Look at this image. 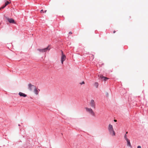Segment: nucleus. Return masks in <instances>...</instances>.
<instances>
[{
	"label": "nucleus",
	"instance_id": "nucleus-1",
	"mask_svg": "<svg viewBox=\"0 0 148 148\" xmlns=\"http://www.w3.org/2000/svg\"><path fill=\"white\" fill-rule=\"evenodd\" d=\"M27 89L30 91L34 92H38L40 91V90L38 88L31 83L28 84Z\"/></svg>",
	"mask_w": 148,
	"mask_h": 148
},
{
	"label": "nucleus",
	"instance_id": "nucleus-2",
	"mask_svg": "<svg viewBox=\"0 0 148 148\" xmlns=\"http://www.w3.org/2000/svg\"><path fill=\"white\" fill-rule=\"evenodd\" d=\"M108 131L110 135L112 136H115V133L112 125L110 124L108 128Z\"/></svg>",
	"mask_w": 148,
	"mask_h": 148
},
{
	"label": "nucleus",
	"instance_id": "nucleus-3",
	"mask_svg": "<svg viewBox=\"0 0 148 148\" xmlns=\"http://www.w3.org/2000/svg\"><path fill=\"white\" fill-rule=\"evenodd\" d=\"M85 109L86 112L89 113L90 114L93 116H95V113L91 108H85Z\"/></svg>",
	"mask_w": 148,
	"mask_h": 148
},
{
	"label": "nucleus",
	"instance_id": "nucleus-4",
	"mask_svg": "<svg viewBox=\"0 0 148 148\" xmlns=\"http://www.w3.org/2000/svg\"><path fill=\"white\" fill-rule=\"evenodd\" d=\"M50 49V48L49 46H48L47 48L44 49H37V50L39 51V52L41 53H43L44 52H46L47 51H49Z\"/></svg>",
	"mask_w": 148,
	"mask_h": 148
},
{
	"label": "nucleus",
	"instance_id": "nucleus-5",
	"mask_svg": "<svg viewBox=\"0 0 148 148\" xmlns=\"http://www.w3.org/2000/svg\"><path fill=\"white\" fill-rule=\"evenodd\" d=\"M66 58V56L64 54L63 52L62 51V56L61 58V61L62 64L63 63V62L65 60Z\"/></svg>",
	"mask_w": 148,
	"mask_h": 148
},
{
	"label": "nucleus",
	"instance_id": "nucleus-6",
	"mask_svg": "<svg viewBox=\"0 0 148 148\" xmlns=\"http://www.w3.org/2000/svg\"><path fill=\"white\" fill-rule=\"evenodd\" d=\"M90 106L92 108H95V103L93 100H91L90 103Z\"/></svg>",
	"mask_w": 148,
	"mask_h": 148
},
{
	"label": "nucleus",
	"instance_id": "nucleus-7",
	"mask_svg": "<svg viewBox=\"0 0 148 148\" xmlns=\"http://www.w3.org/2000/svg\"><path fill=\"white\" fill-rule=\"evenodd\" d=\"M6 19L9 21L10 23H15L14 20L12 18H10L8 17L6 18Z\"/></svg>",
	"mask_w": 148,
	"mask_h": 148
},
{
	"label": "nucleus",
	"instance_id": "nucleus-8",
	"mask_svg": "<svg viewBox=\"0 0 148 148\" xmlns=\"http://www.w3.org/2000/svg\"><path fill=\"white\" fill-rule=\"evenodd\" d=\"M127 143V146H129L130 147H132V146L131 144V143L130 142V140L128 139H125Z\"/></svg>",
	"mask_w": 148,
	"mask_h": 148
},
{
	"label": "nucleus",
	"instance_id": "nucleus-9",
	"mask_svg": "<svg viewBox=\"0 0 148 148\" xmlns=\"http://www.w3.org/2000/svg\"><path fill=\"white\" fill-rule=\"evenodd\" d=\"M18 94L20 96L25 97L27 96V95L24 93H18Z\"/></svg>",
	"mask_w": 148,
	"mask_h": 148
},
{
	"label": "nucleus",
	"instance_id": "nucleus-10",
	"mask_svg": "<svg viewBox=\"0 0 148 148\" xmlns=\"http://www.w3.org/2000/svg\"><path fill=\"white\" fill-rule=\"evenodd\" d=\"M98 77L101 79H102L103 78H104V76L102 75H98Z\"/></svg>",
	"mask_w": 148,
	"mask_h": 148
},
{
	"label": "nucleus",
	"instance_id": "nucleus-11",
	"mask_svg": "<svg viewBox=\"0 0 148 148\" xmlns=\"http://www.w3.org/2000/svg\"><path fill=\"white\" fill-rule=\"evenodd\" d=\"M128 132H127L126 133V134H125L124 136V138L125 139H128L127 138V134Z\"/></svg>",
	"mask_w": 148,
	"mask_h": 148
},
{
	"label": "nucleus",
	"instance_id": "nucleus-12",
	"mask_svg": "<svg viewBox=\"0 0 148 148\" xmlns=\"http://www.w3.org/2000/svg\"><path fill=\"white\" fill-rule=\"evenodd\" d=\"M98 85H99L98 83H97V82H95L94 84V86L97 88L98 87Z\"/></svg>",
	"mask_w": 148,
	"mask_h": 148
},
{
	"label": "nucleus",
	"instance_id": "nucleus-13",
	"mask_svg": "<svg viewBox=\"0 0 148 148\" xmlns=\"http://www.w3.org/2000/svg\"><path fill=\"white\" fill-rule=\"evenodd\" d=\"M108 79V78L104 77V78H103V79L105 81H106Z\"/></svg>",
	"mask_w": 148,
	"mask_h": 148
},
{
	"label": "nucleus",
	"instance_id": "nucleus-14",
	"mask_svg": "<svg viewBox=\"0 0 148 148\" xmlns=\"http://www.w3.org/2000/svg\"><path fill=\"white\" fill-rule=\"evenodd\" d=\"M9 3H10V2L8 1H6V2H5V5L6 6Z\"/></svg>",
	"mask_w": 148,
	"mask_h": 148
},
{
	"label": "nucleus",
	"instance_id": "nucleus-15",
	"mask_svg": "<svg viewBox=\"0 0 148 148\" xmlns=\"http://www.w3.org/2000/svg\"><path fill=\"white\" fill-rule=\"evenodd\" d=\"M6 6V5H4L3 6L1 7V9H3V8H4Z\"/></svg>",
	"mask_w": 148,
	"mask_h": 148
},
{
	"label": "nucleus",
	"instance_id": "nucleus-16",
	"mask_svg": "<svg viewBox=\"0 0 148 148\" xmlns=\"http://www.w3.org/2000/svg\"><path fill=\"white\" fill-rule=\"evenodd\" d=\"M40 12L41 13H43L44 12H43V11L42 10L41 11H40Z\"/></svg>",
	"mask_w": 148,
	"mask_h": 148
},
{
	"label": "nucleus",
	"instance_id": "nucleus-17",
	"mask_svg": "<svg viewBox=\"0 0 148 148\" xmlns=\"http://www.w3.org/2000/svg\"><path fill=\"white\" fill-rule=\"evenodd\" d=\"M137 148H141V147L140 146H138V147H137Z\"/></svg>",
	"mask_w": 148,
	"mask_h": 148
},
{
	"label": "nucleus",
	"instance_id": "nucleus-18",
	"mask_svg": "<svg viewBox=\"0 0 148 148\" xmlns=\"http://www.w3.org/2000/svg\"><path fill=\"white\" fill-rule=\"evenodd\" d=\"M72 34V32H70L69 33V34Z\"/></svg>",
	"mask_w": 148,
	"mask_h": 148
},
{
	"label": "nucleus",
	"instance_id": "nucleus-19",
	"mask_svg": "<svg viewBox=\"0 0 148 148\" xmlns=\"http://www.w3.org/2000/svg\"><path fill=\"white\" fill-rule=\"evenodd\" d=\"M114 122H116V121H117V120H115V119H114Z\"/></svg>",
	"mask_w": 148,
	"mask_h": 148
},
{
	"label": "nucleus",
	"instance_id": "nucleus-20",
	"mask_svg": "<svg viewBox=\"0 0 148 148\" xmlns=\"http://www.w3.org/2000/svg\"><path fill=\"white\" fill-rule=\"evenodd\" d=\"M46 12H47V10H46L44 12L45 13H46Z\"/></svg>",
	"mask_w": 148,
	"mask_h": 148
},
{
	"label": "nucleus",
	"instance_id": "nucleus-21",
	"mask_svg": "<svg viewBox=\"0 0 148 148\" xmlns=\"http://www.w3.org/2000/svg\"><path fill=\"white\" fill-rule=\"evenodd\" d=\"M84 84V82H83L82 84Z\"/></svg>",
	"mask_w": 148,
	"mask_h": 148
},
{
	"label": "nucleus",
	"instance_id": "nucleus-22",
	"mask_svg": "<svg viewBox=\"0 0 148 148\" xmlns=\"http://www.w3.org/2000/svg\"><path fill=\"white\" fill-rule=\"evenodd\" d=\"M115 32H116V31H114V32H113V33H115Z\"/></svg>",
	"mask_w": 148,
	"mask_h": 148
},
{
	"label": "nucleus",
	"instance_id": "nucleus-23",
	"mask_svg": "<svg viewBox=\"0 0 148 148\" xmlns=\"http://www.w3.org/2000/svg\"><path fill=\"white\" fill-rule=\"evenodd\" d=\"M108 93H107V94H106V96H108Z\"/></svg>",
	"mask_w": 148,
	"mask_h": 148
},
{
	"label": "nucleus",
	"instance_id": "nucleus-24",
	"mask_svg": "<svg viewBox=\"0 0 148 148\" xmlns=\"http://www.w3.org/2000/svg\"><path fill=\"white\" fill-rule=\"evenodd\" d=\"M36 93V95H38V93Z\"/></svg>",
	"mask_w": 148,
	"mask_h": 148
},
{
	"label": "nucleus",
	"instance_id": "nucleus-25",
	"mask_svg": "<svg viewBox=\"0 0 148 148\" xmlns=\"http://www.w3.org/2000/svg\"><path fill=\"white\" fill-rule=\"evenodd\" d=\"M1 8H0V10L1 9Z\"/></svg>",
	"mask_w": 148,
	"mask_h": 148
}]
</instances>
